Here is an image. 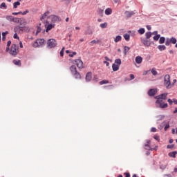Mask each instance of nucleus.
Here are the masks:
<instances>
[{
  "label": "nucleus",
  "instance_id": "obj_1",
  "mask_svg": "<svg viewBox=\"0 0 177 177\" xmlns=\"http://www.w3.org/2000/svg\"><path fill=\"white\" fill-rule=\"evenodd\" d=\"M141 42L143 44L144 46L149 48L151 45H154V41H151L150 39L146 37H141Z\"/></svg>",
  "mask_w": 177,
  "mask_h": 177
},
{
  "label": "nucleus",
  "instance_id": "obj_2",
  "mask_svg": "<svg viewBox=\"0 0 177 177\" xmlns=\"http://www.w3.org/2000/svg\"><path fill=\"white\" fill-rule=\"evenodd\" d=\"M164 85L166 86L167 89H171V76L166 75L164 77Z\"/></svg>",
  "mask_w": 177,
  "mask_h": 177
},
{
  "label": "nucleus",
  "instance_id": "obj_3",
  "mask_svg": "<svg viewBox=\"0 0 177 177\" xmlns=\"http://www.w3.org/2000/svg\"><path fill=\"white\" fill-rule=\"evenodd\" d=\"M47 46L49 48V49L56 48V46H57V41L55 39H49L47 41Z\"/></svg>",
  "mask_w": 177,
  "mask_h": 177
},
{
  "label": "nucleus",
  "instance_id": "obj_4",
  "mask_svg": "<svg viewBox=\"0 0 177 177\" xmlns=\"http://www.w3.org/2000/svg\"><path fill=\"white\" fill-rule=\"evenodd\" d=\"M26 30H28V27L17 26L14 28L15 32H23L24 31H26Z\"/></svg>",
  "mask_w": 177,
  "mask_h": 177
},
{
  "label": "nucleus",
  "instance_id": "obj_5",
  "mask_svg": "<svg viewBox=\"0 0 177 177\" xmlns=\"http://www.w3.org/2000/svg\"><path fill=\"white\" fill-rule=\"evenodd\" d=\"M45 44L44 39H37L35 42L33 44L35 48H38V46H42Z\"/></svg>",
  "mask_w": 177,
  "mask_h": 177
},
{
  "label": "nucleus",
  "instance_id": "obj_6",
  "mask_svg": "<svg viewBox=\"0 0 177 177\" xmlns=\"http://www.w3.org/2000/svg\"><path fill=\"white\" fill-rule=\"evenodd\" d=\"M17 49V46L16 44H12L11 48L10 50V55H12V56H17V51H16Z\"/></svg>",
  "mask_w": 177,
  "mask_h": 177
},
{
  "label": "nucleus",
  "instance_id": "obj_7",
  "mask_svg": "<svg viewBox=\"0 0 177 177\" xmlns=\"http://www.w3.org/2000/svg\"><path fill=\"white\" fill-rule=\"evenodd\" d=\"M150 140H146V144H145V150H150L151 151H153V150H157V147H158V146H156V148H152L150 146Z\"/></svg>",
  "mask_w": 177,
  "mask_h": 177
},
{
  "label": "nucleus",
  "instance_id": "obj_8",
  "mask_svg": "<svg viewBox=\"0 0 177 177\" xmlns=\"http://www.w3.org/2000/svg\"><path fill=\"white\" fill-rule=\"evenodd\" d=\"M160 127H162V128H164V127H165V128H164V130L165 131H168V129L169 128V120H165V121H163L161 124H160Z\"/></svg>",
  "mask_w": 177,
  "mask_h": 177
},
{
  "label": "nucleus",
  "instance_id": "obj_9",
  "mask_svg": "<svg viewBox=\"0 0 177 177\" xmlns=\"http://www.w3.org/2000/svg\"><path fill=\"white\" fill-rule=\"evenodd\" d=\"M75 63L78 68H84V62H82V60L80 59H75Z\"/></svg>",
  "mask_w": 177,
  "mask_h": 177
},
{
  "label": "nucleus",
  "instance_id": "obj_10",
  "mask_svg": "<svg viewBox=\"0 0 177 177\" xmlns=\"http://www.w3.org/2000/svg\"><path fill=\"white\" fill-rule=\"evenodd\" d=\"M152 33V35H155L153 39V41H158L160 39V37H161V35L158 34V31L157 30H155L153 31Z\"/></svg>",
  "mask_w": 177,
  "mask_h": 177
},
{
  "label": "nucleus",
  "instance_id": "obj_11",
  "mask_svg": "<svg viewBox=\"0 0 177 177\" xmlns=\"http://www.w3.org/2000/svg\"><path fill=\"white\" fill-rule=\"evenodd\" d=\"M86 82H91L92 80V72H88L86 75Z\"/></svg>",
  "mask_w": 177,
  "mask_h": 177
},
{
  "label": "nucleus",
  "instance_id": "obj_12",
  "mask_svg": "<svg viewBox=\"0 0 177 177\" xmlns=\"http://www.w3.org/2000/svg\"><path fill=\"white\" fill-rule=\"evenodd\" d=\"M157 93L156 88H151L148 91L149 96H154Z\"/></svg>",
  "mask_w": 177,
  "mask_h": 177
},
{
  "label": "nucleus",
  "instance_id": "obj_13",
  "mask_svg": "<svg viewBox=\"0 0 177 177\" xmlns=\"http://www.w3.org/2000/svg\"><path fill=\"white\" fill-rule=\"evenodd\" d=\"M124 15H126V17H127V19H129L132 17L133 15H135V12L133 11H126L124 12Z\"/></svg>",
  "mask_w": 177,
  "mask_h": 177
},
{
  "label": "nucleus",
  "instance_id": "obj_14",
  "mask_svg": "<svg viewBox=\"0 0 177 177\" xmlns=\"http://www.w3.org/2000/svg\"><path fill=\"white\" fill-rule=\"evenodd\" d=\"M160 97V100H167V97L168 96V93H162L160 95H159Z\"/></svg>",
  "mask_w": 177,
  "mask_h": 177
},
{
  "label": "nucleus",
  "instance_id": "obj_15",
  "mask_svg": "<svg viewBox=\"0 0 177 177\" xmlns=\"http://www.w3.org/2000/svg\"><path fill=\"white\" fill-rule=\"evenodd\" d=\"M51 21L52 23H56L57 21H60V17H59V16H57V15H53V17L51 19Z\"/></svg>",
  "mask_w": 177,
  "mask_h": 177
},
{
  "label": "nucleus",
  "instance_id": "obj_16",
  "mask_svg": "<svg viewBox=\"0 0 177 177\" xmlns=\"http://www.w3.org/2000/svg\"><path fill=\"white\" fill-rule=\"evenodd\" d=\"M52 28H55V24H50L47 26L46 32H49Z\"/></svg>",
  "mask_w": 177,
  "mask_h": 177
},
{
  "label": "nucleus",
  "instance_id": "obj_17",
  "mask_svg": "<svg viewBox=\"0 0 177 177\" xmlns=\"http://www.w3.org/2000/svg\"><path fill=\"white\" fill-rule=\"evenodd\" d=\"M158 104H159L160 109H167V107H168V104L164 103L163 101L158 103Z\"/></svg>",
  "mask_w": 177,
  "mask_h": 177
},
{
  "label": "nucleus",
  "instance_id": "obj_18",
  "mask_svg": "<svg viewBox=\"0 0 177 177\" xmlns=\"http://www.w3.org/2000/svg\"><path fill=\"white\" fill-rule=\"evenodd\" d=\"M176 154H177V151H174L172 152H169L168 153V156H169V157H171L172 158H176Z\"/></svg>",
  "mask_w": 177,
  "mask_h": 177
},
{
  "label": "nucleus",
  "instance_id": "obj_19",
  "mask_svg": "<svg viewBox=\"0 0 177 177\" xmlns=\"http://www.w3.org/2000/svg\"><path fill=\"white\" fill-rule=\"evenodd\" d=\"M12 63H14L15 66H18V67H21V61H20V59H14Z\"/></svg>",
  "mask_w": 177,
  "mask_h": 177
},
{
  "label": "nucleus",
  "instance_id": "obj_20",
  "mask_svg": "<svg viewBox=\"0 0 177 177\" xmlns=\"http://www.w3.org/2000/svg\"><path fill=\"white\" fill-rule=\"evenodd\" d=\"M142 62H143V58L140 56H137L136 57V62L137 63V64H140V63H142Z\"/></svg>",
  "mask_w": 177,
  "mask_h": 177
},
{
  "label": "nucleus",
  "instance_id": "obj_21",
  "mask_svg": "<svg viewBox=\"0 0 177 177\" xmlns=\"http://www.w3.org/2000/svg\"><path fill=\"white\" fill-rule=\"evenodd\" d=\"M113 13V10H111V8H108L105 10V15H106V16H110V15H111Z\"/></svg>",
  "mask_w": 177,
  "mask_h": 177
},
{
  "label": "nucleus",
  "instance_id": "obj_22",
  "mask_svg": "<svg viewBox=\"0 0 177 177\" xmlns=\"http://www.w3.org/2000/svg\"><path fill=\"white\" fill-rule=\"evenodd\" d=\"M113 71H118L120 70V66L115 64H112Z\"/></svg>",
  "mask_w": 177,
  "mask_h": 177
},
{
  "label": "nucleus",
  "instance_id": "obj_23",
  "mask_svg": "<svg viewBox=\"0 0 177 177\" xmlns=\"http://www.w3.org/2000/svg\"><path fill=\"white\" fill-rule=\"evenodd\" d=\"M70 70H71L72 74H74L75 73L77 72V67H75V65H72L70 67Z\"/></svg>",
  "mask_w": 177,
  "mask_h": 177
},
{
  "label": "nucleus",
  "instance_id": "obj_24",
  "mask_svg": "<svg viewBox=\"0 0 177 177\" xmlns=\"http://www.w3.org/2000/svg\"><path fill=\"white\" fill-rule=\"evenodd\" d=\"M73 75L75 77V78H76V80H81V74H80L78 71L75 72Z\"/></svg>",
  "mask_w": 177,
  "mask_h": 177
},
{
  "label": "nucleus",
  "instance_id": "obj_25",
  "mask_svg": "<svg viewBox=\"0 0 177 177\" xmlns=\"http://www.w3.org/2000/svg\"><path fill=\"white\" fill-rule=\"evenodd\" d=\"M50 12L47 11L44 15H41V17L40 18L41 21H44V20L46 19V16L49 15Z\"/></svg>",
  "mask_w": 177,
  "mask_h": 177
},
{
  "label": "nucleus",
  "instance_id": "obj_26",
  "mask_svg": "<svg viewBox=\"0 0 177 177\" xmlns=\"http://www.w3.org/2000/svg\"><path fill=\"white\" fill-rule=\"evenodd\" d=\"M19 23L20 26H21L22 27H26V26H27V21H26V19L19 20Z\"/></svg>",
  "mask_w": 177,
  "mask_h": 177
},
{
  "label": "nucleus",
  "instance_id": "obj_27",
  "mask_svg": "<svg viewBox=\"0 0 177 177\" xmlns=\"http://www.w3.org/2000/svg\"><path fill=\"white\" fill-rule=\"evenodd\" d=\"M97 13L99 15V16H100V17H103V15L104 13V10L102 8H99L97 10Z\"/></svg>",
  "mask_w": 177,
  "mask_h": 177
},
{
  "label": "nucleus",
  "instance_id": "obj_28",
  "mask_svg": "<svg viewBox=\"0 0 177 177\" xmlns=\"http://www.w3.org/2000/svg\"><path fill=\"white\" fill-rule=\"evenodd\" d=\"M159 44L162 45V44H165V37H160L159 38Z\"/></svg>",
  "mask_w": 177,
  "mask_h": 177
},
{
  "label": "nucleus",
  "instance_id": "obj_29",
  "mask_svg": "<svg viewBox=\"0 0 177 177\" xmlns=\"http://www.w3.org/2000/svg\"><path fill=\"white\" fill-rule=\"evenodd\" d=\"M158 49L160 50V52H162V50H165L167 49V47L165 45H159L158 46Z\"/></svg>",
  "mask_w": 177,
  "mask_h": 177
},
{
  "label": "nucleus",
  "instance_id": "obj_30",
  "mask_svg": "<svg viewBox=\"0 0 177 177\" xmlns=\"http://www.w3.org/2000/svg\"><path fill=\"white\" fill-rule=\"evenodd\" d=\"M8 34H9L8 31H6V32H2V41H6V35H8Z\"/></svg>",
  "mask_w": 177,
  "mask_h": 177
},
{
  "label": "nucleus",
  "instance_id": "obj_31",
  "mask_svg": "<svg viewBox=\"0 0 177 177\" xmlns=\"http://www.w3.org/2000/svg\"><path fill=\"white\" fill-rule=\"evenodd\" d=\"M129 49H131V48H129V47H128V46H125L124 47V55L125 56H127V53H128V52H129Z\"/></svg>",
  "mask_w": 177,
  "mask_h": 177
},
{
  "label": "nucleus",
  "instance_id": "obj_32",
  "mask_svg": "<svg viewBox=\"0 0 177 177\" xmlns=\"http://www.w3.org/2000/svg\"><path fill=\"white\" fill-rule=\"evenodd\" d=\"M138 32H139L140 35H143V34L146 32V30L145 29V28H141L138 30Z\"/></svg>",
  "mask_w": 177,
  "mask_h": 177
},
{
  "label": "nucleus",
  "instance_id": "obj_33",
  "mask_svg": "<svg viewBox=\"0 0 177 177\" xmlns=\"http://www.w3.org/2000/svg\"><path fill=\"white\" fill-rule=\"evenodd\" d=\"M151 35H152L151 32H147L145 33V38L150 39V38H151Z\"/></svg>",
  "mask_w": 177,
  "mask_h": 177
},
{
  "label": "nucleus",
  "instance_id": "obj_34",
  "mask_svg": "<svg viewBox=\"0 0 177 177\" xmlns=\"http://www.w3.org/2000/svg\"><path fill=\"white\" fill-rule=\"evenodd\" d=\"M121 39H122V37H121V35H118L115 38L114 41H115V42L117 43V42H120V41H121Z\"/></svg>",
  "mask_w": 177,
  "mask_h": 177
},
{
  "label": "nucleus",
  "instance_id": "obj_35",
  "mask_svg": "<svg viewBox=\"0 0 177 177\" xmlns=\"http://www.w3.org/2000/svg\"><path fill=\"white\" fill-rule=\"evenodd\" d=\"M155 99H157L156 101V104L158 105V103L162 102V100H160V95L155 97Z\"/></svg>",
  "mask_w": 177,
  "mask_h": 177
},
{
  "label": "nucleus",
  "instance_id": "obj_36",
  "mask_svg": "<svg viewBox=\"0 0 177 177\" xmlns=\"http://www.w3.org/2000/svg\"><path fill=\"white\" fill-rule=\"evenodd\" d=\"M123 37H124V39L127 41H129V39L131 38V36L128 33L124 34Z\"/></svg>",
  "mask_w": 177,
  "mask_h": 177
},
{
  "label": "nucleus",
  "instance_id": "obj_37",
  "mask_svg": "<svg viewBox=\"0 0 177 177\" xmlns=\"http://www.w3.org/2000/svg\"><path fill=\"white\" fill-rule=\"evenodd\" d=\"M8 9V6H6V3L5 2L1 3L0 5V9Z\"/></svg>",
  "mask_w": 177,
  "mask_h": 177
},
{
  "label": "nucleus",
  "instance_id": "obj_38",
  "mask_svg": "<svg viewBox=\"0 0 177 177\" xmlns=\"http://www.w3.org/2000/svg\"><path fill=\"white\" fill-rule=\"evenodd\" d=\"M6 20H8V21H13V16L12 15H7L6 17Z\"/></svg>",
  "mask_w": 177,
  "mask_h": 177
},
{
  "label": "nucleus",
  "instance_id": "obj_39",
  "mask_svg": "<svg viewBox=\"0 0 177 177\" xmlns=\"http://www.w3.org/2000/svg\"><path fill=\"white\" fill-rule=\"evenodd\" d=\"M170 42L173 44V45H175L177 42L176 38L175 37L170 38Z\"/></svg>",
  "mask_w": 177,
  "mask_h": 177
},
{
  "label": "nucleus",
  "instance_id": "obj_40",
  "mask_svg": "<svg viewBox=\"0 0 177 177\" xmlns=\"http://www.w3.org/2000/svg\"><path fill=\"white\" fill-rule=\"evenodd\" d=\"M158 121H162V120H164V118H165V115H160L157 116Z\"/></svg>",
  "mask_w": 177,
  "mask_h": 177
},
{
  "label": "nucleus",
  "instance_id": "obj_41",
  "mask_svg": "<svg viewBox=\"0 0 177 177\" xmlns=\"http://www.w3.org/2000/svg\"><path fill=\"white\" fill-rule=\"evenodd\" d=\"M115 63L117 66H121V59L118 58L115 60Z\"/></svg>",
  "mask_w": 177,
  "mask_h": 177
},
{
  "label": "nucleus",
  "instance_id": "obj_42",
  "mask_svg": "<svg viewBox=\"0 0 177 177\" xmlns=\"http://www.w3.org/2000/svg\"><path fill=\"white\" fill-rule=\"evenodd\" d=\"M20 6V1H16L13 3L14 9H17V6Z\"/></svg>",
  "mask_w": 177,
  "mask_h": 177
},
{
  "label": "nucleus",
  "instance_id": "obj_43",
  "mask_svg": "<svg viewBox=\"0 0 177 177\" xmlns=\"http://www.w3.org/2000/svg\"><path fill=\"white\" fill-rule=\"evenodd\" d=\"M171 39L169 38H167L165 41L166 46H169L171 45Z\"/></svg>",
  "mask_w": 177,
  "mask_h": 177
},
{
  "label": "nucleus",
  "instance_id": "obj_44",
  "mask_svg": "<svg viewBox=\"0 0 177 177\" xmlns=\"http://www.w3.org/2000/svg\"><path fill=\"white\" fill-rule=\"evenodd\" d=\"M93 81L95 82H99V77L97 75H95L93 78Z\"/></svg>",
  "mask_w": 177,
  "mask_h": 177
},
{
  "label": "nucleus",
  "instance_id": "obj_45",
  "mask_svg": "<svg viewBox=\"0 0 177 177\" xmlns=\"http://www.w3.org/2000/svg\"><path fill=\"white\" fill-rule=\"evenodd\" d=\"M100 27H101V28H107V22H104V24H101L100 25Z\"/></svg>",
  "mask_w": 177,
  "mask_h": 177
},
{
  "label": "nucleus",
  "instance_id": "obj_46",
  "mask_svg": "<svg viewBox=\"0 0 177 177\" xmlns=\"http://www.w3.org/2000/svg\"><path fill=\"white\" fill-rule=\"evenodd\" d=\"M12 22L13 23H20V19L19 18H15L14 17H12Z\"/></svg>",
  "mask_w": 177,
  "mask_h": 177
},
{
  "label": "nucleus",
  "instance_id": "obj_47",
  "mask_svg": "<svg viewBox=\"0 0 177 177\" xmlns=\"http://www.w3.org/2000/svg\"><path fill=\"white\" fill-rule=\"evenodd\" d=\"M167 165H162V164H160V169H162V171H164V169H165L167 168Z\"/></svg>",
  "mask_w": 177,
  "mask_h": 177
},
{
  "label": "nucleus",
  "instance_id": "obj_48",
  "mask_svg": "<svg viewBox=\"0 0 177 177\" xmlns=\"http://www.w3.org/2000/svg\"><path fill=\"white\" fill-rule=\"evenodd\" d=\"M109 80H102L100 82V85H104V84H109Z\"/></svg>",
  "mask_w": 177,
  "mask_h": 177
},
{
  "label": "nucleus",
  "instance_id": "obj_49",
  "mask_svg": "<svg viewBox=\"0 0 177 177\" xmlns=\"http://www.w3.org/2000/svg\"><path fill=\"white\" fill-rule=\"evenodd\" d=\"M39 32H41V24H39V26H37V30L36 32V35H38V34H39Z\"/></svg>",
  "mask_w": 177,
  "mask_h": 177
},
{
  "label": "nucleus",
  "instance_id": "obj_50",
  "mask_svg": "<svg viewBox=\"0 0 177 177\" xmlns=\"http://www.w3.org/2000/svg\"><path fill=\"white\" fill-rule=\"evenodd\" d=\"M64 49H65V48L63 47V48H62L60 53H60V56H61L62 57H63L64 56Z\"/></svg>",
  "mask_w": 177,
  "mask_h": 177
},
{
  "label": "nucleus",
  "instance_id": "obj_51",
  "mask_svg": "<svg viewBox=\"0 0 177 177\" xmlns=\"http://www.w3.org/2000/svg\"><path fill=\"white\" fill-rule=\"evenodd\" d=\"M151 72L152 73L153 75H157L158 72L154 68H152Z\"/></svg>",
  "mask_w": 177,
  "mask_h": 177
},
{
  "label": "nucleus",
  "instance_id": "obj_52",
  "mask_svg": "<svg viewBox=\"0 0 177 177\" xmlns=\"http://www.w3.org/2000/svg\"><path fill=\"white\" fill-rule=\"evenodd\" d=\"M75 55H77V52L73 51V52H72L71 54H69V57H74V56H75Z\"/></svg>",
  "mask_w": 177,
  "mask_h": 177
},
{
  "label": "nucleus",
  "instance_id": "obj_53",
  "mask_svg": "<svg viewBox=\"0 0 177 177\" xmlns=\"http://www.w3.org/2000/svg\"><path fill=\"white\" fill-rule=\"evenodd\" d=\"M174 147H175V145H168L167 146V149H174Z\"/></svg>",
  "mask_w": 177,
  "mask_h": 177
},
{
  "label": "nucleus",
  "instance_id": "obj_54",
  "mask_svg": "<svg viewBox=\"0 0 177 177\" xmlns=\"http://www.w3.org/2000/svg\"><path fill=\"white\" fill-rule=\"evenodd\" d=\"M153 139H155V140H158V142H160V136H158L155 135L153 136Z\"/></svg>",
  "mask_w": 177,
  "mask_h": 177
},
{
  "label": "nucleus",
  "instance_id": "obj_55",
  "mask_svg": "<svg viewBox=\"0 0 177 177\" xmlns=\"http://www.w3.org/2000/svg\"><path fill=\"white\" fill-rule=\"evenodd\" d=\"M167 102H168V103H169V104L170 106H172V103H174V101H172V100H171V98H169V99L167 100Z\"/></svg>",
  "mask_w": 177,
  "mask_h": 177
},
{
  "label": "nucleus",
  "instance_id": "obj_56",
  "mask_svg": "<svg viewBox=\"0 0 177 177\" xmlns=\"http://www.w3.org/2000/svg\"><path fill=\"white\" fill-rule=\"evenodd\" d=\"M175 84H176V79H174L173 80V83L172 84L170 83V88H171V86H174V85H175Z\"/></svg>",
  "mask_w": 177,
  "mask_h": 177
},
{
  "label": "nucleus",
  "instance_id": "obj_57",
  "mask_svg": "<svg viewBox=\"0 0 177 177\" xmlns=\"http://www.w3.org/2000/svg\"><path fill=\"white\" fill-rule=\"evenodd\" d=\"M13 38L15 39H19V35H17V33L14 34Z\"/></svg>",
  "mask_w": 177,
  "mask_h": 177
},
{
  "label": "nucleus",
  "instance_id": "obj_58",
  "mask_svg": "<svg viewBox=\"0 0 177 177\" xmlns=\"http://www.w3.org/2000/svg\"><path fill=\"white\" fill-rule=\"evenodd\" d=\"M132 80H135V75L133 74L130 75V81H132Z\"/></svg>",
  "mask_w": 177,
  "mask_h": 177
},
{
  "label": "nucleus",
  "instance_id": "obj_59",
  "mask_svg": "<svg viewBox=\"0 0 177 177\" xmlns=\"http://www.w3.org/2000/svg\"><path fill=\"white\" fill-rule=\"evenodd\" d=\"M151 132H157V129L156 127H152L151 129Z\"/></svg>",
  "mask_w": 177,
  "mask_h": 177
},
{
  "label": "nucleus",
  "instance_id": "obj_60",
  "mask_svg": "<svg viewBox=\"0 0 177 177\" xmlns=\"http://www.w3.org/2000/svg\"><path fill=\"white\" fill-rule=\"evenodd\" d=\"M29 12L30 11L28 10H26L22 12V15L24 16V15H27V13H29Z\"/></svg>",
  "mask_w": 177,
  "mask_h": 177
},
{
  "label": "nucleus",
  "instance_id": "obj_61",
  "mask_svg": "<svg viewBox=\"0 0 177 177\" xmlns=\"http://www.w3.org/2000/svg\"><path fill=\"white\" fill-rule=\"evenodd\" d=\"M124 175L125 176V177H131V174L128 172L124 173Z\"/></svg>",
  "mask_w": 177,
  "mask_h": 177
},
{
  "label": "nucleus",
  "instance_id": "obj_62",
  "mask_svg": "<svg viewBox=\"0 0 177 177\" xmlns=\"http://www.w3.org/2000/svg\"><path fill=\"white\" fill-rule=\"evenodd\" d=\"M104 64H106V67H109V66H110V63H109V62L107 61H104Z\"/></svg>",
  "mask_w": 177,
  "mask_h": 177
},
{
  "label": "nucleus",
  "instance_id": "obj_63",
  "mask_svg": "<svg viewBox=\"0 0 177 177\" xmlns=\"http://www.w3.org/2000/svg\"><path fill=\"white\" fill-rule=\"evenodd\" d=\"M10 45H12V41L9 40L8 42H7V46H10Z\"/></svg>",
  "mask_w": 177,
  "mask_h": 177
},
{
  "label": "nucleus",
  "instance_id": "obj_64",
  "mask_svg": "<svg viewBox=\"0 0 177 177\" xmlns=\"http://www.w3.org/2000/svg\"><path fill=\"white\" fill-rule=\"evenodd\" d=\"M95 44H96V40H93L91 41V45H95Z\"/></svg>",
  "mask_w": 177,
  "mask_h": 177
}]
</instances>
